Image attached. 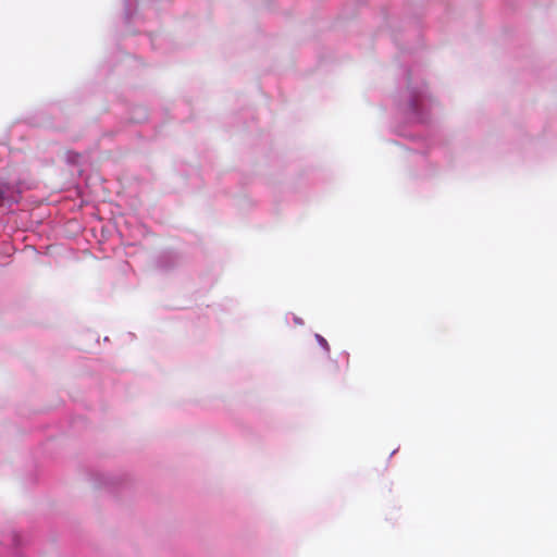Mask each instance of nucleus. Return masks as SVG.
<instances>
[{
	"mask_svg": "<svg viewBox=\"0 0 557 557\" xmlns=\"http://www.w3.org/2000/svg\"><path fill=\"white\" fill-rule=\"evenodd\" d=\"M315 337H317V341L319 342V344H320L321 346H323L326 350H329V349H330L329 344H327V342L325 341V338H323V337H322L321 335H319V334H318V335H315Z\"/></svg>",
	"mask_w": 557,
	"mask_h": 557,
	"instance_id": "f257e3e1",
	"label": "nucleus"
}]
</instances>
